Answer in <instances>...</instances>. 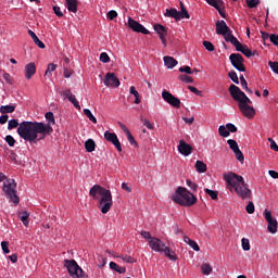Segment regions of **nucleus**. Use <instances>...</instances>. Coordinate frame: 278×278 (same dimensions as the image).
<instances>
[{
	"instance_id": "nucleus-1",
	"label": "nucleus",
	"mask_w": 278,
	"mask_h": 278,
	"mask_svg": "<svg viewBox=\"0 0 278 278\" xmlns=\"http://www.w3.org/2000/svg\"><path fill=\"white\" fill-rule=\"evenodd\" d=\"M47 128L42 122H22L17 127V134L20 138L26 142L36 144L38 140H45L47 138Z\"/></svg>"
},
{
	"instance_id": "nucleus-2",
	"label": "nucleus",
	"mask_w": 278,
	"mask_h": 278,
	"mask_svg": "<svg viewBox=\"0 0 278 278\" xmlns=\"http://www.w3.org/2000/svg\"><path fill=\"white\" fill-rule=\"evenodd\" d=\"M223 177L226 181V188H228L230 192H236L239 199H243V201L251 199L252 191L249 188V184L244 181V177L233 172L224 174Z\"/></svg>"
},
{
	"instance_id": "nucleus-3",
	"label": "nucleus",
	"mask_w": 278,
	"mask_h": 278,
	"mask_svg": "<svg viewBox=\"0 0 278 278\" xmlns=\"http://www.w3.org/2000/svg\"><path fill=\"white\" fill-rule=\"evenodd\" d=\"M89 197L98 201V207L102 214H108L112 210V205H114L112 191L103 188L101 185H93L89 190Z\"/></svg>"
},
{
	"instance_id": "nucleus-4",
	"label": "nucleus",
	"mask_w": 278,
	"mask_h": 278,
	"mask_svg": "<svg viewBox=\"0 0 278 278\" xmlns=\"http://www.w3.org/2000/svg\"><path fill=\"white\" fill-rule=\"evenodd\" d=\"M229 93L233 101H237L240 112L243 114V116H245V118H253V116H255V109L251 106L253 101L247 97V93L240 90V87L230 85Z\"/></svg>"
},
{
	"instance_id": "nucleus-5",
	"label": "nucleus",
	"mask_w": 278,
	"mask_h": 278,
	"mask_svg": "<svg viewBox=\"0 0 278 278\" xmlns=\"http://www.w3.org/2000/svg\"><path fill=\"white\" fill-rule=\"evenodd\" d=\"M170 199L174 201V203L182 205V207H192V205L197 203V197H194L192 192L188 191V189L184 187H178L172 194Z\"/></svg>"
},
{
	"instance_id": "nucleus-6",
	"label": "nucleus",
	"mask_w": 278,
	"mask_h": 278,
	"mask_svg": "<svg viewBox=\"0 0 278 278\" xmlns=\"http://www.w3.org/2000/svg\"><path fill=\"white\" fill-rule=\"evenodd\" d=\"M148 244L152 251H155V253H163L170 262H177V253L168 248L162 239L154 237L152 240L148 241Z\"/></svg>"
},
{
	"instance_id": "nucleus-7",
	"label": "nucleus",
	"mask_w": 278,
	"mask_h": 278,
	"mask_svg": "<svg viewBox=\"0 0 278 278\" xmlns=\"http://www.w3.org/2000/svg\"><path fill=\"white\" fill-rule=\"evenodd\" d=\"M2 191L7 199H9L11 203H14V205H18V203H21V199L16 194V181L14 179H7L3 182Z\"/></svg>"
},
{
	"instance_id": "nucleus-8",
	"label": "nucleus",
	"mask_w": 278,
	"mask_h": 278,
	"mask_svg": "<svg viewBox=\"0 0 278 278\" xmlns=\"http://www.w3.org/2000/svg\"><path fill=\"white\" fill-rule=\"evenodd\" d=\"M216 34L218 36H224L226 42L232 43L233 40H236L233 34H231V28H229V26H227V23L223 20L216 22Z\"/></svg>"
},
{
	"instance_id": "nucleus-9",
	"label": "nucleus",
	"mask_w": 278,
	"mask_h": 278,
	"mask_svg": "<svg viewBox=\"0 0 278 278\" xmlns=\"http://www.w3.org/2000/svg\"><path fill=\"white\" fill-rule=\"evenodd\" d=\"M181 11H177V9H167L165 16H169L170 18H175V21H181V18H190V13L184 7V2H180Z\"/></svg>"
},
{
	"instance_id": "nucleus-10",
	"label": "nucleus",
	"mask_w": 278,
	"mask_h": 278,
	"mask_svg": "<svg viewBox=\"0 0 278 278\" xmlns=\"http://www.w3.org/2000/svg\"><path fill=\"white\" fill-rule=\"evenodd\" d=\"M65 267L67 268L71 277L81 278V275L84 274V269H81V267H79V265L77 264V262L75 260H72V261L66 260Z\"/></svg>"
},
{
	"instance_id": "nucleus-11",
	"label": "nucleus",
	"mask_w": 278,
	"mask_h": 278,
	"mask_svg": "<svg viewBox=\"0 0 278 278\" xmlns=\"http://www.w3.org/2000/svg\"><path fill=\"white\" fill-rule=\"evenodd\" d=\"M229 60L233 68H236L240 73L247 72V67H244V58H242L240 53L230 54Z\"/></svg>"
},
{
	"instance_id": "nucleus-12",
	"label": "nucleus",
	"mask_w": 278,
	"mask_h": 278,
	"mask_svg": "<svg viewBox=\"0 0 278 278\" xmlns=\"http://www.w3.org/2000/svg\"><path fill=\"white\" fill-rule=\"evenodd\" d=\"M264 217H265V220H267L268 223L267 231H269V233H277V227H278L277 219L273 218V213H270L268 208H265Z\"/></svg>"
},
{
	"instance_id": "nucleus-13",
	"label": "nucleus",
	"mask_w": 278,
	"mask_h": 278,
	"mask_svg": "<svg viewBox=\"0 0 278 278\" xmlns=\"http://www.w3.org/2000/svg\"><path fill=\"white\" fill-rule=\"evenodd\" d=\"M162 99L168 103L169 105H172V108H176L179 109L181 108V100H179V98L173 96V93H170L167 90H163L162 92Z\"/></svg>"
},
{
	"instance_id": "nucleus-14",
	"label": "nucleus",
	"mask_w": 278,
	"mask_h": 278,
	"mask_svg": "<svg viewBox=\"0 0 278 278\" xmlns=\"http://www.w3.org/2000/svg\"><path fill=\"white\" fill-rule=\"evenodd\" d=\"M128 27H130L132 31H137V34H144L146 36L150 34L149 29H146L142 24L131 17H128Z\"/></svg>"
},
{
	"instance_id": "nucleus-15",
	"label": "nucleus",
	"mask_w": 278,
	"mask_h": 278,
	"mask_svg": "<svg viewBox=\"0 0 278 278\" xmlns=\"http://www.w3.org/2000/svg\"><path fill=\"white\" fill-rule=\"evenodd\" d=\"M104 86L108 88H118L121 86V80L114 73H108L104 77Z\"/></svg>"
},
{
	"instance_id": "nucleus-16",
	"label": "nucleus",
	"mask_w": 278,
	"mask_h": 278,
	"mask_svg": "<svg viewBox=\"0 0 278 278\" xmlns=\"http://www.w3.org/2000/svg\"><path fill=\"white\" fill-rule=\"evenodd\" d=\"M45 118L47 121V124L43 123V127L46 128L45 135L49 136V134H53V127H51V125H55V116L53 112H47Z\"/></svg>"
},
{
	"instance_id": "nucleus-17",
	"label": "nucleus",
	"mask_w": 278,
	"mask_h": 278,
	"mask_svg": "<svg viewBox=\"0 0 278 278\" xmlns=\"http://www.w3.org/2000/svg\"><path fill=\"white\" fill-rule=\"evenodd\" d=\"M104 138L108 140V142L114 144L115 149H117L119 153L123 151V147L121 146V141L118 140V136H116V134L106 130L104 132Z\"/></svg>"
},
{
	"instance_id": "nucleus-18",
	"label": "nucleus",
	"mask_w": 278,
	"mask_h": 278,
	"mask_svg": "<svg viewBox=\"0 0 278 278\" xmlns=\"http://www.w3.org/2000/svg\"><path fill=\"white\" fill-rule=\"evenodd\" d=\"M232 46H235L237 51H240V53H243V55H245V58H251V55H253V52H251V49H249V47L243 46L238 38L232 39L231 42Z\"/></svg>"
},
{
	"instance_id": "nucleus-19",
	"label": "nucleus",
	"mask_w": 278,
	"mask_h": 278,
	"mask_svg": "<svg viewBox=\"0 0 278 278\" xmlns=\"http://www.w3.org/2000/svg\"><path fill=\"white\" fill-rule=\"evenodd\" d=\"M178 152L180 153V155L188 157V155L192 154V146L188 144L184 140H180L178 144Z\"/></svg>"
},
{
	"instance_id": "nucleus-20",
	"label": "nucleus",
	"mask_w": 278,
	"mask_h": 278,
	"mask_svg": "<svg viewBox=\"0 0 278 278\" xmlns=\"http://www.w3.org/2000/svg\"><path fill=\"white\" fill-rule=\"evenodd\" d=\"M36 75V63L30 62L25 65V77L26 79H30Z\"/></svg>"
},
{
	"instance_id": "nucleus-21",
	"label": "nucleus",
	"mask_w": 278,
	"mask_h": 278,
	"mask_svg": "<svg viewBox=\"0 0 278 278\" xmlns=\"http://www.w3.org/2000/svg\"><path fill=\"white\" fill-rule=\"evenodd\" d=\"M163 62L166 66V68H175L177 66L178 62L173 56H164Z\"/></svg>"
},
{
	"instance_id": "nucleus-22",
	"label": "nucleus",
	"mask_w": 278,
	"mask_h": 278,
	"mask_svg": "<svg viewBox=\"0 0 278 278\" xmlns=\"http://www.w3.org/2000/svg\"><path fill=\"white\" fill-rule=\"evenodd\" d=\"M65 5L68 10V12H73L74 14H77V0H65Z\"/></svg>"
},
{
	"instance_id": "nucleus-23",
	"label": "nucleus",
	"mask_w": 278,
	"mask_h": 278,
	"mask_svg": "<svg viewBox=\"0 0 278 278\" xmlns=\"http://www.w3.org/2000/svg\"><path fill=\"white\" fill-rule=\"evenodd\" d=\"M28 35L30 36V38H33V41L35 42V45H37V47H39V49H45V42H42L38 36L36 35V33H34L33 30H28Z\"/></svg>"
},
{
	"instance_id": "nucleus-24",
	"label": "nucleus",
	"mask_w": 278,
	"mask_h": 278,
	"mask_svg": "<svg viewBox=\"0 0 278 278\" xmlns=\"http://www.w3.org/2000/svg\"><path fill=\"white\" fill-rule=\"evenodd\" d=\"M111 270H115V273H118L119 275H125L127 273V268L118 266V264L111 262L109 264Z\"/></svg>"
},
{
	"instance_id": "nucleus-25",
	"label": "nucleus",
	"mask_w": 278,
	"mask_h": 278,
	"mask_svg": "<svg viewBox=\"0 0 278 278\" xmlns=\"http://www.w3.org/2000/svg\"><path fill=\"white\" fill-rule=\"evenodd\" d=\"M154 31H156V34H159L160 38H165L166 34L168 33L166 30V27H164L162 24H155Z\"/></svg>"
},
{
	"instance_id": "nucleus-26",
	"label": "nucleus",
	"mask_w": 278,
	"mask_h": 278,
	"mask_svg": "<svg viewBox=\"0 0 278 278\" xmlns=\"http://www.w3.org/2000/svg\"><path fill=\"white\" fill-rule=\"evenodd\" d=\"M18 217L25 227H29V213L27 211L18 213Z\"/></svg>"
},
{
	"instance_id": "nucleus-27",
	"label": "nucleus",
	"mask_w": 278,
	"mask_h": 278,
	"mask_svg": "<svg viewBox=\"0 0 278 278\" xmlns=\"http://www.w3.org/2000/svg\"><path fill=\"white\" fill-rule=\"evenodd\" d=\"M85 149L87 153H92V151L97 149V143L94 142V140L88 139L87 141H85Z\"/></svg>"
},
{
	"instance_id": "nucleus-28",
	"label": "nucleus",
	"mask_w": 278,
	"mask_h": 278,
	"mask_svg": "<svg viewBox=\"0 0 278 278\" xmlns=\"http://www.w3.org/2000/svg\"><path fill=\"white\" fill-rule=\"evenodd\" d=\"M16 110L15 105H2L0 106L1 114H12Z\"/></svg>"
},
{
	"instance_id": "nucleus-29",
	"label": "nucleus",
	"mask_w": 278,
	"mask_h": 278,
	"mask_svg": "<svg viewBox=\"0 0 278 278\" xmlns=\"http://www.w3.org/2000/svg\"><path fill=\"white\" fill-rule=\"evenodd\" d=\"M121 261L125 262L126 264H136V258L130 255L122 254L117 256Z\"/></svg>"
},
{
	"instance_id": "nucleus-30",
	"label": "nucleus",
	"mask_w": 278,
	"mask_h": 278,
	"mask_svg": "<svg viewBox=\"0 0 278 278\" xmlns=\"http://www.w3.org/2000/svg\"><path fill=\"white\" fill-rule=\"evenodd\" d=\"M129 92H130V94L135 96L136 105H139V103H141L140 93L138 92V90H136V87L130 86Z\"/></svg>"
},
{
	"instance_id": "nucleus-31",
	"label": "nucleus",
	"mask_w": 278,
	"mask_h": 278,
	"mask_svg": "<svg viewBox=\"0 0 278 278\" xmlns=\"http://www.w3.org/2000/svg\"><path fill=\"white\" fill-rule=\"evenodd\" d=\"M212 265H210V263H203L201 265V271H202V275H211L212 274Z\"/></svg>"
},
{
	"instance_id": "nucleus-32",
	"label": "nucleus",
	"mask_w": 278,
	"mask_h": 278,
	"mask_svg": "<svg viewBox=\"0 0 278 278\" xmlns=\"http://www.w3.org/2000/svg\"><path fill=\"white\" fill-rule=\"evenodd\" d=\"M195 169L199 173H205L207 170V165L203 163V161H197L195 162Z\"/></svg>"
},
{
	"instance_id": "nucleus-33",
	"label": "nucleus",
	"mask_w": 278,
	"mask_h": 278,
	"mask_svg": "<svg viewBox=\"0 0 278 278\" xmlns=\"http://www.w3.org/2000/svg\"><path fill=\"white\" fill-rule=\"evenodd\" d=\"M84 114L85 116H87V118L93 123L94 125H97V117H94V115L92 114V112L90 111V109H84Z\"/></svg>"
},
{
	"instance_id": "nucleus-34",
	"label": "nucleus",
	"mask_w": 278,
	"mask_h": 278,
	"mask_svg": "<svg viewBox=\"0 0 278 278\" xmlns=\"http://www.w3.org/2000/svg\"><path fill=\"white\" fill-rule=\"evenodd\" d=\"M239 79L241 81V88L248 91L249 94H253V90L249 88V84L247 83V79L244 78V76L241 75Z\"/></svg>"
},
{
	"instance_id": "nucleus-35",
	"label": "nucleus",
	"mask_w": 278,
	"mask_h": 278,
	"mask_svg": "<svg viewBox=\"0 0 278 278\" xmlns=\"http://www.w3.org/2000/svg\"><path fill=\"white\" fill-rule=\"evenodd\" d=\"M218 131L222 138H229L230 134H229V130L227 129V126L225 125L219 126Z\"/></svg>"
},
{
	"instance_id": "nucleus-36",
	"label": "nucleus",
	"mask_w": 278,
	"mask_h": 278,
	"mask_svg": "<svg viewBox=\"0 0 278 278\" xmlns=\"http://www.w3.org/2000/svg\"><path fill=\"white\" fill-rule=\"evenodd\" d=\"M206 3L220 12V3H223V0H206Z\"/></svg>"
},
{
	"instance_id": "nucleus-37",
	"label": "nucleus",
	"mask_w": 278,
	"mask_h": 278,
	"mask_svg": "<svg viewBox=\"0 0 278 278\" xmlns=\"http://www.w3.org/2000/svg\"><path fill=\"white\" fill-rule=\"evenodd\" d=\"M227 144L229 146V148L231 149V151H238L240 149V147H238V141L233 140V139H228L227 140Z\"/></svg>"
},
{
	"instance_id": "nucleus-38",
	"label": "nucleus",
	"mask_w": 278,
	"mask_h": 278,
	"mask_svg": "<svg viewBox=\"0 0 278 278\" xmlns=\"http://www.w3.org/2000/svg\"><path fill=\"white\" fill-rule=\"evenodd\" d=\"M16 127H21V124H18V119H10L8 124V129L12 131V129H16Z\"/></svg>"
},
{
	"instance_id": "nucleus-39",
	"label": "nucleus",
	"mask_w": 278,
	"mask_h": 278,
	"mask_svg": "<svg viewBox=\"0 0 278 278\" xmlns=\"http://www.w3.org/2000/svg\"><path fill=\"white\" fill-rule=\"evenodd\" d=\"M241 247L243 251H251V242L247 238H242L241 240Z\"/></svg>"
},
{
	"instance_id": "nucleus-40",
	"label": "nucleus",
	"mask_w": 278,
	"mask_h": 278,
	"mask_svg": "<svg viewBox=\"0 0 278 278\" xmlns=\"http://www.w3.org/2000/svg\"><path fill=\"white\" fill-rule=\"evenodd\" d=\"M67 99L71 103L74 104V108H76V110H81V106L79 105V101H77V98H75V94L72 93L71 97Z\"/></svg>"
},
{
	"instance_id": "nucleus-41",
	"label": "nucleus",
	"mask_w": 278,
	"mask_h": 278,
	"mask_svg": "<svg viewBox=\"0 0 278 278\" xmlns=\"http://www.w3.org/2000/svg\"><path fill=\"white\" fill-rule=\"evenodd\" d=\"M228 77L229 79H231V81H233V84H240V79L238 78V74L236 73V71L228 73Z\"/></svg>"
},
{
	"instance_id": "nucleus-42",
	"label": "nucleus",
	"mask_w": 278,
	"mask_h": 278,
	"mask_svg": "<svg viewBox=\"0 0 278 278\" xmlns=\"http://www.w3.org/2000/svg\"><path fill=\"white\" fill-rule=\"evenodd\" d=\"M205 194H208V197H211V199L216 200L218 199V191H214L211 189H204Z\"/></svg>"
},
{
	"instance_id": "nucleus-43",
	"label": "nucleus",
	"mask_w": 278,
	"mask_h": 278,
	"mask_svg": "<svg viewBox=\"0 0 278 278\" xmlns=\"http://www.w3.org/2000/svg\"><path fill=\"white\" fill-rule=\"evenodd\" d=\"M187 186L193 191L197 192V190H199V185H197L195 182H193L190 179L186 180Z\"/></svg>"
},
{
	"instance_id": "nucleus-44",
	"label": "nucleus",
	"mask_w": 278,
	"mask_h": 278,
	"mask_svg": "<svg viewBox=\"0 0 278 278\" xmlns=\"http://www.w3.org/2000/svg\"><path fill=\"white\" fill-rule=\"evenodd\" d=\"M55 68H58V65L50 63L48 64L45 77H47V75H51V73H53V71H55Z\"/></svg>"
},
{
	"instance_id": "nucleus-45",
	"label": "nucleus",
	"mask_w": 278,
	"mask_h": 278,
	"mask_svg": "<svg viewBox=\"0 0 278 278\" xmlns=\"http://www.w3.org/2000/svg\"><path fill=\"white\" fill-rule=\"evenodd\" d=\"M98 262H100L98 264L99 268H103V266H105V264H108V258L103 255H99L98 256Z\"/></svg>"
},
{
	"instance_id": "nucleus-46",
	"label": "nucleus",
	"mask_w": 278,
	"mask_h": 278,
	"mask_svg": "<svg viewBox=\"0 0 278 278\" xmlns=\"http://www.w3.org/2000/svg\"><path fill=\"white\" fill-rule=\"evenodd\" d=\"M10 243L8 241H2L1 242V249L4 253V255H8V253H10Z\"/></svg>"
},
{
	"instance_id": "nucleus-47",
	"label": "nucleus",
	"mask_w": 278,
	"mask_h": 278,
	"mask_svg": "<svg viewBox=\"0 0 278 278\" xmlns=\"http://www.w3.org/2000/svg\"><path fill=\"white\" fill-rule=\"evenodd\" d=\"M100 62H102L103 64H108V62H110V55L108 54V52H102L100 54Z\"/></svg>"
},
{
	"instance_id": "nucleus-48",
	"label": "nucleus",
	"mask_w": 278,
	"mask_h": 278,
	"mask_svg": "<svg viewBox=\"0 0 278 278\" xmlns=\"http://www.w3.org/2000/svg\"><path fill=\"white\" fill-rule=\"evenodd\" d=\"M4 140L9 144V147H14V144H16V140L14 139V137H12V135L7 136Z\"/></svg>"
},
{
	"instance_id": "nucleus-49",
	"label": "nucleus",
	"mask_w": 278,
	"mask_h": 278,
	"mask_svg": "<svg viewBox=\"0 0 278 278\" xmlns=\"http://www.w3.org/2000/svg\"><path fill=\"white\" fill-rule=\"evenodd\" d=\"M236 159L240 162H244V154L242 153V151L240 150V148L238 150H236L235 152Z\"/></svg>"
},
{
	"instance_id": "nucleus-50",
	"label": "nucleus",
	"mask_w": 278,
	"mask_h": 278,
	"mask_svg": "<svg viewBox=\"0 0 278 278\" xmlns=\"http://www.w3.org/2000/svg\"><path fill=\"white\" fill-rule=\"evenodd\" d=\"M245 210L248 214H255V204H253V202H249Z\"/></svg>"
},
{
	"instance_id": "nucleus-51",
	"label": "nucleus",
	"mask_w": 278,
	"mask_h": 278,
	"mask_svg": "<svg viewBox=\"0 0 278 278\" xmlns=\"http://www.w3.org/2000/svg\"><path fill=\"white\" fill-rule=\"evenodd\" d=\"M226 129L230 131V134H236V131H238V127H236V125L232 123L226 124Z\"/></svg>"
},
{
	"instance_id": "nucleus-52",
	"label": "nucleus",
	"mask_w": 278,
	"mask_h": 278,
	"mask_svg": "<svg viewBox=\"0 0 278 278\" xmlns=\"http://www.w3.org/2000/svg\"><path fill=\"white\" fill-rule=\"evenodd\" d=\"M126 138L130 144L138 147V142H136V139L134 138V135H131V132H128L126 135Z\"/></svg>"
},
{
	"instance_id": "nucleus-53",
	"label": "nucleus",
	"mask_w": 278,
	"mask_h": 278,
	"mask_svg": "<svg viewBox=\"0 0 278 278\" xmlns=\"http://www.w3.org/2000/svg\"><path fill=\"white\" fill-rule=\"evenodd\" d=\"M203 47L206 49V51H214V43L210 41H203Z\"/></svg>"
},
{
	"instance_id": "nucleus-54",
	"label": "nucleus",
	"mask_w": 278,
	"mask_h": 278,
	"mask_svg": "<svg viewBox=\"0 0 278 278\" xmlns=\"http://www.w3.org/2000/svg\"><path fill=\"white\" fill-rule=\"evenodd\" d=\"M180 80L185 81V84H192V81H194V79H192V77H190L186 74L180 75Z\"/></svg>"
},
{
	"instance_id": "nucleus-55",
	"label": "nucleus",
	"mask_w": 278,
	"mask_h": 278,
	"mask_svg": "<svg viewBox=\"0 0 278 278\" xmlns=\"http://www.w3.org/2000/svg\"><path fill=\"white\" fill-rule=\"evenodd\" d=\"M268 64L271 71L278 75V62L269 61Z\"/></svg>"
},
{
	"instance_id": "nucleus-56",
	"label": "nucleus",
	"mask_w": 278,
	"mask_h": 278,
	"mask_svg": "<svg viewBox=\"0 0 278 278\" xmlns=\"http://www.w3.org/2000/svg\"><path fill=\"white\" fill-rule=\"evenodd\" d=\"M141 236H142V238L148 240V242H151V240L155 238V237L151 236V232H149V231H141Z\"/></svg>"
},
{
	"instance_id": "nucleus-57",
	"label": "nucleus",
	"mask_w": 278,
	"mask_h": 278,
	"mask_svg": "<svg viewBox=\"0 0 278 278\" xmlns=\"http://www.w3.org/2000/svg\"><path fill=\"white\" fill-rule=\"evenodd\" d=\"M248 8H257L260 5V0H247Z\"/></svg>"
},
{
	"instance_id": "nucleus-58",
	"label": "nucleus",
	"mask_w": 278,
	"mask_h": 278,
	"mask_svg": "<svg viewBox=\"0 0 278 278\" xmlns=\"http://www.w3.org/2000/svg\"><path fill=\"white\" fill-rule=\"evenodd\" d=\"M179 73H187V75H192V68H190V66H182L179 67Z\"/></svg>"
},
{
	"instance_id": "nucleus-59",
	"label": "nucleus",
	"mask_w": 278,
	"mask_h": 278,
	"mask_svg": "<svg viewBox=\"0 0 278 278\" xmlns=\"http://www.w3.org/2000/svg\"><path fill=\"white\" fill-rule=\"evenodd\" d=\"M106 16L110 21H114L116 18V16H118V13L116 11L112 10V11L108 12Z\"/></svg>"
},
{
	"instance_id": "nucleus-60",
	"label": "nucleus",
	"mask_w": 278,
	"mask_h": 278,
	"mask_svg": "<svg viewBox=\"0 0 278 278\" xmlns=\"http://www.w3.org/2000/svg\"><path fill=\"white\" fill-rule=\"evenodd\" d=\"M267 140H268V142H269V144H270L271 151H278L277 142H275V141L273 140V138H268Z\"/></svg>"
},
{
	"instance_id": "nucleus-61",
	"label": "nucleus",
	"mask_w": 278,
	"mask_h": 278,
	"mask_svg": "<svg viewBox=\"0 0 278 278\" xmlns=\"http://www.w3.org/2000/svg\"><path fill=\"white\" fill-rule=\"evenodd\" d=\"M65 79H70V77H72L73 75V70H68V67H64V73H63Z\"/></svg>"
},
{
	"instance_id": "nucleus-62",
	"label": "nucleus",
	"mask_w": 278,
	"mask_h": 278,
	"mask_svg": "<svg viewBox=\"0 0 278 278\" xmlns=\"http://www.w3.org/2000/svg\"><path fill=\"white\" fill-rule=\"evenodd\" d=\"M189 245L191 249H193V251H201V248H199V243H197V241H194V240H191L189 242Z\"/></svg>"
},
{
	"instance_id": "nucleus-63",
	"label": "nucleus",
	"mask_w": 278,
	"mask_h": 278,
	"mask_svg": "<svg viewBox=\"0 0 278 278\" xmlns=\"http://www.w3.org/2000/svg\"><path fill=\"white\" fill-rule=\"evenodd\" d=\"M269 40H270V42H273V45H275L276 47L278 46V35H270V36H269Z\"/></svg>"
},
{
	"instance_id": "nucleus-64",
	"label": "nucleus",
	"mask_w": 278,
	"mask_h": 278,
	"mask_svg": "<svg viewBox=\"0 0 278 278\" xmlns=\"http://www.w3.org/2000/svg\"><path fill=\"white\" fill-rule=\"evenodd\" d=\"M3 79L7 81V84H12V76L9 73L3 74Z\"/></svg>"
}]
</instances>
